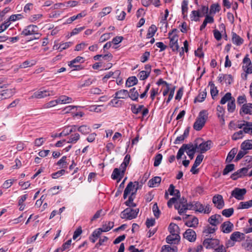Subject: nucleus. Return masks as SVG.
I'll return each instance as SVG.
<instances>
[{"instance_id":"nucleus-26","label":"nucleus","mask_w":252,"mask_h":252,"mask_svg":"<svg viewBox=\"0 0 252 252\" xmlns=\"http://www.w3.org/2000/svg\"><path fill=\"white\" fill-rule=\"evenodd\" d=\"M161 179L160 177H155L149 181L148 185L150 188H153L155 187L157 184H159L161 182Z\"/></svg>"},{"instance_id":"nucleus-37","label":"nucleus","mask_w":252,"mask_h":252,"mask_svg":"<svg viewBox=\"0 0 252 252\" xmlns=\"http://www.w3.org/2000/svg\"><path fill=\"white\" fill-rule=\"evenodd\" d=\"M203 15L199 12V10H193L191 12L190 18L191 20H194L196 22L199 20V17H202Z\"/></svg>"},{"instance_id":"nucleus-16","label":"nucleus","mask_w":252,"mask_h":252,"mask_svg":"<svg viewBox=\"0 0 252 252\" xmlns=\"http://www.w3.org/2000/svg\"><path fill=\"white\" fill-rule=\"evenodd\" d=\"M242 113L245 114H252V103H245L244 104L240 111V114L243 116Z\"/></svg>"},{"instance_id":"nucleus-24","label":"nucleus","mask_w":252,"mask_h":252,"mask_svg":"<svg viewBox=\"0 0 252 252\" xmlns=\"http://www.w3.org/2000/svg\"><path fill=\"white\" fill-rule=\"evenodd\" d=\"M241 150L247 151L252 149V140H246L241 145Z\"/></svg>"},{"instance_id":"nucleus-54","label":"nucleus","mask_w":252,"mask_h":252,"mask_svg":"<svg viewBox=\"0 0 252 252\" xmlns=\"http://www.w3.org/2000/svg\"><path fill=\"white\" fill-rule=\"evenodd\" d=\"M152 209H153V211L154 215L155 217L157 219H158L159 217V215L160 214V211L158 209V204L157 203H155L153 205Z\"/></svg>"},{"instance_id":"nucleus-28","label":"nucleus","mask_w":252,"mask_h":252,"mask_svg":"<svg viewBox=\"0 0 252 252\" xmlns=\"http://www.w3.org/2000/svg\"><path fill=\"white\" fill-rule=\"evenodd\" d=\"M138 80L135 76H131L128 77L126 83V86L127 87H130L137 84Z\"/></svg>"},{"instance_id":"nucleus-38","label":"nucleus","mask_w":252,"mask_h":252,"mask_svg":"<svg viewBox=\"0 0 252 252\" xmlns=\"http://www.w3.org/2000/svg\"><path fill=\"white\" fill-rule=\"evenodd\" d=\"M77 130L78 131L84 135L89 134L91 131L90 127L86 125H83L79 126L77 128Z\"/></svg>"},{"instance_id":"nucleus-25","label":"nucleus","mask_w":252,"mask_h":252,"mask_svg":"<svg viewBox=\"0 0 252 252\" xmlns=\"http://www.w3.org/2000/svg\"><path fill=\"white\" fill-rule=\"evenodd\" d=\"M207 96V92L206 90L205 89L203 92H199V94L195 98L194 100V102L196 103V102H203L205 99L206 98Z\"/></svg>"},{"instance_id":"nucleus-40","label":"nucleus","mask_w":252,"mask_h":252,"mask_svg":"<svg viewBox=\"0 0 252 252\" xmlns=\"http://www.w3.org/2000/svg\"><path fill=\"white\" fill-rule=\"evenodd\" d=\"M233 98H234V97H232L231 94L230 93H227L221 98L220 103L221 104H224L227 101H230Z\"/></svg>"},{"instance_id":"nucleus-33","label":"nucleus","mask_w":252,"mask_h":252,"mask_svg":"<svg viewBox=\"0 0 252 252\" xmlns=\"http://www.w3.org/2000/svg\"><path fill=\"white\" fill-rule=\"evenodd\" d=\"M100 57H102V58L108 61H110L113 58L112 55L109 53L105 55H97L94 57V59L95 61L99 60Z\"/></svg>"},{"instance_id":"nucleus-53","label":"nucleus","mask_w":252,"mask_h":252,"mask_svg":"<svg viewBox=\"0 0 252 252\" xmlns=\"http://www.w3.org/2000/svg\"><path fill=\"white\" fill-rule=\"evenodd\" d=\"M162 159V156L161 154H157L155 157V161L154 165L155 167L158 166L161 163Z\"/></svg>"},{"instance_id":"nucleus-57","label":"nucleus","mask_w":252,"mask_h":252,"mask_svg":"<svg viewBox=\"0 0 252 252\" xmlns=\"http://www.w3.org/2000/svg\"><path fill=\"white\" fill-rule=\"evenodd\" d=\"M126 180V178H125L123 182L120 184L119 187H118L117 190L115 193V196H118L120 194H121L123 191V189L124 188L125 182Z\"/></svg>"},{"instance_id":"nucleus-10","label":"nucleus","mask_w":252,"mask_h":252,"mask_svg":"<svg viewBox=\"0 0 252 252\" xmlns=\"http://www.w3.org/2000/svg\"><path fill=\"white\" fill-rule=\"evenodd\" d=\"M212 201L215 206L219 209H222L224 206V202L221 195H215L213 197Z\"/></svg>"},{"instance_id":"nucleus-39","label":"nucleus","mask_w":252,"mask_h":252,"mask_svg":"<svg viewBox=\"0 0 252 252\" xmlns=\"http://www.w3.org/2000/svg\"><path fill=\"white\" fill-rule=\"evenodd\" d=\"M187 149H189L188 145L184 144L182 147L179 149L176 156L177 159H179L182 158V156L184 154L185 151H187Z\"/></svg>"},{"instance_id":"nucleus-34","label":"nucleus","mask_w":252,"mask_h":252,"mask_svg":"<svg viewBox=\"0 0 252 252\" xmlns=\"http://www.w3.org/2000/svg\"><path fill=\"white\" fill-rule=\"evenodd\" d=\"M157 31V28L155 25H152L149 28L148 33L147 34V38H150L152 37Z\"/></svg>"},{"instance_id":"nucleus-42","label":"nucleus","mask_w":252,"mask_h":252,"mask_svg":"<svg viewBox=\"0 0 252 252\" xmlns=\"http://www.w3.org/2000/svg\"><path fill=\"white\" fill-rule=\"evenodd\" d=\"M234 168L235 165L234 164L231 163L226 165L222 171V174L223 175L228 174L229 172L234 170Z\"/></svg>"},{"instance_id":"nucleus-35","label":"nucleus","mask_w":252,"mask_h":252,"mask_svg":"<svg viewBox=\"0 0 252 252\" xmlns=\"http://www.w3.org/2000/svg\"><path fill=\"white\" fill-rule=\"evenodd\" d=\"M252 206V200L246 202H241L237 209H248Z\"/></svg>"},{"instance_id":"nucleus-2","label":"nucleus","mask_w":252,"mask_h":252,"mask_svg":"<svg viewBox=\"0 0 252 252\" xmlns=\"http://www.w3.org/2000/svg\"><path fill=\"white\" fill-rule=\"evenodd\" d=\"M139 209H133L130 208H127L121 212V218L123 219L131 220L137 217Z\"/></svg>"},{"instance_id":"nucleus-9","label":"nucleus","mask_w":252,"mask_h":252,"mask_svg":"<svg viewBox=\"0 0 252 252\" xmlns=\"http://www.w3.org/2000/svg\"><path fill=\"white\" fill-rule=\"evenodd\" d=\"M202 143L199 144V150H197V152L201 154L204 153L212 147L213 143L211 140H207L206 141H202Z\"/></svg>"},{"instance_id":"nucleus-61","label":"nucleus","mask_w":252,"mask_h":252,"mask_svg":"<svg viewBox=\"0 0 252 252\" xmlns=\"http://www.w3.org/2000/svg\"><path fill=\"white\" fill-rule=\"evenodd\" d=\"M66 157L63 156L57 163V165L61 166L62 167H66L67 166V162L66 161Z\"/></svg>"},{"instance_id":"nucleus-63","label":"nucleus","mask_w":252,"mask_h":252,"mask_svg":"<svg viewBox=\"0 0 252 252\" xmlns=\"http://www.w3.org/2000/svg\"><path fill=\"white\" fill-rule=\"evenodd\" d=\"M150 56V52L149 51H146L143 53V54L142 55V56L140 58V61L142 63H145L147 62Z\"/></svg>"},{"instance_id":"nucleus-18","label":"nucleus","mask_w":252,"mask_h":252,"mask_svg":"<svg viewBox=\"0 0 252 252\" xmlns=\"http://www.w3.org/2000/svg\"><path fill=\"white\" fill-rule=\"evenodd\" d=\"M189 127H188L184 132V134L180 136H178L175 139L174 143L175 144H180L182 143L184 140L187 138L189 135Z\"/></svg>"},{"instance_id":"nucleus-8","label":"nucleus","mask_w":252,"mask_h":252,"mask_svg":"<svg viewBox=\"0 0 252 252\" xmlns=\"http://www.w3.org/2000/svg\"><path fill=\"white\" fill-rule=\"evenodd\" d=\"M247 190L246 189H240L236 188L231 192V196L234 197L238 200H243L244 195L246 193Z\"/></svg>"},{"instance_id":"nucleus-32","label":"nucleus","mask_w":252,"mask_h":252,"mask_svg":"<svg viewBox=\"0 0 252 252\" xmlns=\"http://www.w3.org/2000/svg\"><path fill=\"white\" fill-rule=\"evenodd\" d=\"M237 151L238 150L237 148H234L229 152L226 159V162H230L232 160L236 155Z\"/></svg>"},{"instance_id":"nucleus-13","label":"nucleus","mask_w":252,"mask_h":252,"mask_svg":"<svg viewBox=\"0 0 252 252\" xmlns=\"http://www.w3.org/2000/svg\"><path fill=\"white\" fill-rule=\"evenodd\" d=\"M15 89H5L3 90L0 93V101L5 99L10 98L15 94Z\"/></svg>"},{"instance_id":"nucleus-64","label":"nucleus","mask_w":252,"mask_h":252,"mask_svg":"<svg viewBox=\"0 0 252 252\" xmlns=\"http://www.w3.org/2000/svg\"><path fill=\"white\" fill-rule=\"evenodd\" d=\"M138 76L140 80H144L150 76V74H148V72L142 70L139 73Z\"/></svg>"},{"instance_id":"nucleus-45","label":"nucleus","mask_w":252,"mask_h":252,"mask_svg":"<svg viewBox=\"0 0 252 252\" xmlns=\"http://www.w3.org/2000/svg\"><path fill=\"white\" fill-rule=\"evenodd\" d=\"M243 131L245 133L252 135V122H246V126L243 128Z\"/></svg>"},{"instance_id":"nucleus-55","label":"nucleus","mask_w":252,"mask_h":252,"mask_svg":"<svg viewBox=\"0 0 252 252\" xmlns=\"http://www.w3.org/2000/svg\"><path fill=\"white\" fill-rule=\"evenodd\" d=\"M122 176L121 172L120 171V169L116 168L114 169L113 173L111 175V178L113 180H116L118 178L119 176Z\"/></svg>"},{"instance_id":"nucleus-4","label":"nucleus","mask_w":252,"mask_h":252,"mask_svg":"<svg viewBox=\"0 0 252 252\" xmlns=\"http://www.w3.org/2000/svg\"><path fill=\"white\" fill-rule=\"evenodd\" d=\"M37 27L35 25H30L26 27L25 29L21 32V35L24 36H28L30 35L34 34L38 35L37 37H34L31 40L38 39L41 34L37 32Z\"/></svg>"},{"instance_id":"nucleus-11","label":"nucleus","mask_w":252,"mask_h":252,"mask_svg":"<svg viewBox=\"0 0 252 252\" xmlns=\"http://www.w3.org/2000/svg\"><path fill=\"white\" fill-rule=\"evenodd\" d=\"M55 93L53 91L43 90L42 91H37L33 94L32 97L36 98H41L50 95H53Z\"/></svg>"},{"instance_id":"nucleus-50","label":"nucleus","mask_w":252,"mask_h":252,"mask_svg":"<svg viewBox=\"0 0 252 252\" xmlns=\"http://www.w3.org/2000/svg\"><path fill=\"white\" fill-rule=\"evenodd\" d=\"M80 139V135L78 133H76L74 134H72L69 138V140L67 143H75Z\"/></svg>"},{"instance_id":"nucleus-5","label":"nucleus","mask_w":252,"mask_h":252,"mask_svg":"<svg viewBox=\"0 0 252 252\" xmlns=\"http://www.w3.org/2000/svg\"><path fill=\"white\" fill-rule=\"evenodd\" d=\"M252 167V165H247L246 167H243L237 170L231 175V178L233 180H236L238 178H241L245 176L248 171V169Z\"/></svg>"},{"instance_id":"nucleus-58","label":"nucleus","mask_w":252,"mask_h":252,"mask_svg":"<svg viewBox=\"0 0 252 252\" xmlns=\"http://www.w3.org/2000/svg\"><path fill=\"white\" fill-rule=\"evenodd\" d=\"M222 79H224L226 83L230 85L233 81V78L231 74H222Z\"/></svg>"},{"instance_id":"nucleus-41","label":"nucleus","mask_w":252,"mask_h":252,"mask_svg":"<svg viewBox=\"0 0 252 252\" xmlns=\"http://www.w3.org/2000/svg\"><path fill=\"white\" fill-rule=\"evenodd\" d=\"M217 227H212L209 225L204 227L203 233L205 234L206 236L209 234H213L217 230Z\"/></svg>"},{"instance_id":"nucleus-6","label":"nucleus","mask_w":252,"mask_h":252,"mask_svg":"<svg viewBox=\"0 0 252 252\" xmlns=\"http://www.w3.org/2000/svg\"><path fill=\"white\" fill-rule=\"evenodd\" d=\"M220 240L217 239L206 238L203 241V244L206 249H214L216 247L220 246Z\"/></svg>"},{"instance_id":"nucleus-21","label":"nucleus","mask_w":252,"mask_h":252,"mask_svg":"<svg viewBox=\"0 0 252 252\" xmlns=\"http://www.w3.org/2000/svg\"><path fill=\"white\" fill-rule=\"evenodd\" d=\"M232 41L237 46H240L243 43L244 40L235 32H232Z\"/></svg>"},{"instance_id":"nucleus-1","label":"nucleus","mask_w":252,"mask_h":252,"mask_svg":"<svg viewBox=\"0 0 252 252\" xmlns=\"http://www.w3.org/2000/svg\"><path fill=\"white\" fill-rule=\"evenodd\" d=\"M208 115L207 111L205 110H201L199 112L198 117L196 119L193 126L195 130L200 131L203 128L208 119Z\"/></svg>"},{"instance_id":"nucleus-30","label":"nucleus","mask_w":252,"mask_h":252,"mask_svg":"<svg viewBox=\"0 0 252 252\" xmlns=\"http://www.w3.org/2000/svg\"><path fill=\"white\" fill-rule=\"evenodd\" d=\"M198 224V220L196 217H193L190 220L185 222V225L189 227H196Z\"/></svg>"},{"instance_id":"nucleus-49","label":"nucleus","mask_w":252,"mask_h":252,"mask_svg":"<svg viewBox=\"0 0 252 252\" xmlns=\"http://www.w3.org/2000/svg\"><path fill=\"white\" fill-rule=\"evenodd\" d=\"M235 100L233 98L230 101H229L227 104V110L229 112H233L235 109Z\"/></svg>"},{"instance_id":"nucleus-44","label":"nucleus","mask_w":252,"mask_h":252,"mask_svg":"<svg viewBox=\"0 0 252 252\" xmlns=\"http://www.w3.org/2000/svg\"><path fill=\"white\" fill-rule=\"evenodd\" d=\"M59 103H68L72 101V98L65 96V95H61L59 98Z\"/></svg>"},{"instance_id":"nucleus-60","label":"nucleus","mask_w":252,"mask_h":252,"mask_svg":"<svg viewBox=\"0 0 252 252\" xmlns=\"http://www.w3.org/2000/svg\"><path fill=\"white\" fill-rule=\"evenodd\" d=\"M203 141V139L202 138H197L195 139L193 142V144L192 143V147L191 148L194 149L195 150H199L198 143L199 141Z\"/></svg>"},{"instance_id":"nucleus-59","label":"nucleus","mask_w":252,"mask_h":252,"mask_svg":"<svg viewBox=\"0 0 252 252\" xmlns=\"http://www.w3.org/2000/svg\"><path fill=\"white\" fill-rule=\"evenodd\" d=\"M84 62L83 60V58L80 56H77L76 58L72 60L71 61L68 63V66H71L73 64H75L77 63H83Z\"/></svg>"},{"instance_id":"nucleus-23","label":"nucleus","mask_w":252,"mask_h":252,"mask_svg":"<svg viewBox=\"0 0 252 252\" xmlns=\"http://www.w3.org/2000/svg\"><path fill=\"white\" fill-rule=\"evenodd\" d=\"M135 187V185H133V183L132 182H130L127 185L126 188L124 192L123 197L125 199L127 198L128 195L130 193L131 191H133Z\"/></svg>"},{"instance_id":"nucleus-22","label":"nucleus","mask_w":252,"mask_h":252,"mask_svg":"<svg viewBox=\"0 0 252 252\" xmlns=\"http://www.w3.org/2000/svg\"><path fill=\"white\" fill-rule=\"evenodd\" d=\"M128 97L132 100L138 101L139 95L138 91L135 88H133L129 90Z\"/></svg>"},{"instance_id":"nucleus-62","label":"nucleus","mask_w":252,"mask_h":252,"mask_svg":"<svg viewBox=\"0 0 252 252\" xmlns=\"http://www.w3.org/2000/svg\"><path fill=\"white\" fill-rule=\"evenodd\" d=\"M73 43L72 42H67L60 44L58 49H60V52L65 50L70 47Z\"/></svg>"},{"instance_id":"nucleus-7","label":"nucleus","mask_w":252,"mask_h":252,"mask_svg":"<svg viewBox=\"0 0 252 252\" xmlns=\"http://www.w3.org/2000/svg\"><path fill=\"white\" fill-rule=\"evenodd\" d=\"M244 64H246V65L243 66L244 70L245 71L246 74H245V79H247V74L252 73V63L250 58H248V55H247L243 60Z\"/></svg>"},{"instance_id":"nucleus-47","label":"nucleus","mask_w":252,"mask_h":252,"mask_svg":"<svg viewBox=\"0 0 252 252\" xmlns=\"http://www.w3.org/2000/svg\"><path fill=\"white\" fill-rule=\"evenodd\" d=\"M194 211L202 213L204 211V206L199 201L194 202Z\"/></svg>"},{"instance_id":"nucleus-12","label":"nucleus","mask_w":252,"mask_h":252,"mask_svg":"<svg viewBox=\"0 0 252 252\" xmlns=\"http://www.w3.org/2000/svg\"><path fill=\"white\" fill-rule=\"evenodd\" d=\"M179 36L177 34H174L170 39L169 46L173 52L178 51L179 46L178 43Z\"/></svg>"},{"instance_id":"nucleus-14","label":"nucleus","mask_w":252,"mask_h":252,"mask_svg":"<svg viewBox=\"0 0 252 252\" xmlns=\"http://www.w3.org/2000/svg\"><path fill=\"white\" fill-rule=\"evenodd\" d=\"M183 237L190 242H194L196 238L195 232L191 229H187L183 234Z\"/></svg>"},{"instance_id":"nucleus-3","label":"nucleus","mask_w":252,"mask_h":252,"mask_svg":"<svg viewBox=\"0 0 252 252\" xmlns=\"http://www.w3.org/2000/svg\"><path fill=\"white\" fill-rule=\"evenodd\" d=\"M245 238V234L241 233L239 231H235L233 232L230 236V240H228L227 243L226 244V248L232 247L234 245V243H231V241H232L233 242H240L242 240H244Z\"/></svg>"},{"instance_id":"nucleus-36","label":"nucleus","mask_w":252,"mask_h":252,"mask_svg":"<svg viewBox=\"0 0 252 252\" xmlns=\"http://www.w3.org/2000/svg\"><path fill=\"white\" fill-rule=\"evenodd\" d=\"M220 10V6L218 3H213L210 6L209 14H215Z\"/></svg>"},{"instance_id":"nucleus-56","label":"nucleus","mask_w":252,"mask_h":252,"mask_svg":"<svg viewBox=\"0 0 252 252\" xmlns=\"http://www.w3.org/2000/svg\"><path fill=\"white\" fill-rule=\"evenodd\" d=\"M243 132H244L243 130L235 132L232 136V139L237 140L240 138H242L243 136Z\"/></svg>"},{"instance_id":"nucleus-51","label":"nucleus","mask_w":252,"mask_h":252,"mask_svg":"<svg viewBox=\"0 0 252 252\" xmlns=\"http://www.w3.org/2000/svg\"><path fill=\"white\" fill-rule=\"evenodd\" d=\"M234 213V209L233 208H230L229 209H224L221 214L223 216L225 217L229 218Z\"/></svg>"},{"instance_id":"nucleus-17","label":"nucleus","mask_w":252,"mask_h":252,"mask_svg":"<svg viewBox=\"0 0 252 252\" xmlns=\"http://www.w3.org/2000/svg\"><path fill=\"white\" fill-rule=\"evenodd\" d=\"M180 240V236L179 234H175L173 235L172 234L169 235L167 236L166 238V242L168 244H178L179 243Z\"/></svg>"},{"instance_id":"nucleus-43","label":"nucleus","mask_w":252,"mask_h":252,"mask_svg":"<svg viewBox=\"0 0 252 252\" xmlns=\"http://www.w3.org/2000/svg\"><path fill=\"white\" fill-rule=\"evenodd\" d=\"M208 222L215 227H217V225L220 223V221L215 218L213 215H212L208 220Z\"/></svg>"},{"instance_id":"nucleus-27","label":"nucleus","mask_w":252,"mask_h":252,"mask_svg":"<svg viewBox=\"0 0 252 252\" xmlns=\"http://www.w3.org/2000/svg\"><path fill=\"white\" fill-rule=\"evenodd\" d=\"M168 230L171 234L174 235L178 234L176 232L179 233L178 231L180 230V228L176 224L171 222L168 226Z\"/></svg>"},{"instance_id":"nucleus-20","label":"nucleus","mask_w":252,"mask_h":252,"mask_svg":"<svg viewBox=\"0 0 252 252\" xmlns=\"http://www.w3.org/2000/svg\"><path fill=\"white\" fill-rule=\"evenodd\" d=\"M115 99L118 98H122V99H126L127 97H128L129 95V93L126 90H121L118 91H117L115 94Z\"/></svg>"},{"instance_id":"nucleus-15","label":"nucleus","mask_w":252,"mask_h":252,"mask_svg":"<svg viewBox=\"0 0 252 252\" xmlns=\"http://www.w3.org/2000/svg\"><path fill=\"white\" fill-rule=\"evenodd\" d=\"M233 226V224L231 222L226 221L221 225V230L224 233H229L232 231Z\"/></svg>"},{"instance_id":"nucleus-48","label":"nucleus","mask_w":252,"mask_h":252,"mask_svg":"<svg viewBox=\"0 0 252 252\" xmlns=\"http://www.w3.org/2000/svg\"><path fill=\"white\" fill-rule=\"evenodd\" d=\"M36 63V62L35 60H32L31 61H26L19 66V67L22 68L32 66L35 64Z\"/></svg>"},{"instance_id":"nucleus-31","label":"nucleus","mask_w":252,"mask_h":252,"mask_svg":"<svg viewBox=\"0 0 252 252\" xmlns=\"http://www.w3.org/2000/svg\"><path fill=\"white\" fill-rule=\"evenodd\" d=\"M186 145H188L189 149H187L186 153L189 158L190 159H192L194 158V154L197 151H196L194 150V149H192L191 147H192V143H189V144H186Z\"/></svg>"},{"instance_id":"nucleus-19","label":"nucleus","mask_w":252,"mask_h":252,"mask_svg":"<svg viewBox=\"0 0 252 252\" xmlns=\"http://www.w3.org/2000/svg\"><path fill=\"white\" fill-rule=\"evenodd\" d=\"M217 116L220 119V122L222 125L224 124V115L225 113V109L222 106L218 105L217 107Z\"/></svg>"},{"instance_id":"nucleus-46","label":"nucleus","mask_w":252,"mask_h":252,"mask_svg":"<svg viewBox=\"0 0 252 252\" xmlns=\"http://www.w3.org/2000/svg\"><path fill=\"white\" fill-rule=\"evenodd\" d=\"M144 108V106L143 105H139L137 107L136 105L135 104L131 105V110L132 112L134 114H138L142 109Z\"/></svg>"},{"instance_id":"nucleus-29","label":"nucleus","mask_w":252,"mask_h":252,"mask_svg":"<svg viewBox=\"0 0 252 252\" xmlns=\"http://www.w3.org/2000/svg\"><path fill=\"white\" fill-rule=\"evenodd\" d=\"M209 85L211 87L210 93L213 99H214V97L218 94L219 91L212 81H210L209 82Z\"/></svg>"},{"instance_id":"nucleus-52","label":"nucleus","mask_w":252,"mask_h":252,"mask_svg":"<svg viewBox=\"0 0 252 252\" xmlns=\"http://www.w3.org/2000/svg\"><path fill=\"white\" fill-rule=\"evenodd\" d=\"M114 222L111 221H109L107 223H105L102 225V229L104 232H107L111 229L114 226Z\"/></svg>"}]
</instances>
